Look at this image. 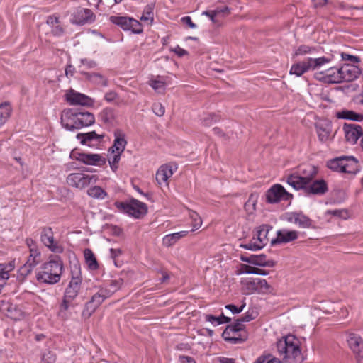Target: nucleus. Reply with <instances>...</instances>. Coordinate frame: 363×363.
<instances>
[{"instance_id": "1", "label": "nucleus", "mask_w": 363, "mask_h": 363, "mask_svg": "<svg viewBox=\"0 0 363 363\" xmlns=\"http://www.w3.org/2000/svg\"><path fill=\"white\" fill-rule=\"evenodd\" d=\"M277 348L279 354L283 356L285 363L290 362L291 360L302 363L306 359L301 352L300 341L294 335L289 334L279 339L277 342Z\"/></svg>"}, {"instance_id": "2", "label": "nucleus", "mask_w": 363, "mask_h": 363, "mask_svg": "<svg viewBox=\"0 0 363 363\" xmlns=\"http://www.w3.org/2000/svg\"><path fill=\"white\" fill-rule=\"evenodd\" d=\"M61 123L66 130L74 131L93 125L95 123V116L89 111H79L69 108L63 111Z\"/></svg>"}, {"instance_id": "3", "label": "nucleus", "mask_w": 363, "mask_h": 363, "mask_svg": "<svg viewBox=\"0 0 363 363\" xmlns=\"http://www.w3.org/2000/svg\"><path fill=\"white\" fill-rule=\"evenodd\" d=\"M63 270V262L59 255H50L48 261L43 263L41 270L36 273L38 282L55 284L60 281Z\"/></svg>"}, {"instance_id": "4", "label": "nucleus", "mask_w": 363, "mask_h": 363, "mask_svg": "<svg viewBox=\"0 0 363 363\" xmlns=\"http://www.w3.org/2000/svg\"><path fill=\"white\" fill-rule=\"evenodd\" d=\"M327 167L340 173L355 174L359 172L358 160L353 156H341L329 160Z\"/></svg>"}, {"instance_id": "5", "label": "nucleus", "mask_w": 363, "mask_h": 363, "mask_svg": "<svg viewBox=\"0 0 363 363\" xmlns=\"http://www.w3.org/2000/svg\"><path fill=\"white\" fill-rule=\"evenodd\" d=\"M76 269L78 270L76 272L77 275L72 274V279L65 289L62 301L60 306L59 315L64 316L65 315V311L69 309L72 301L77 296L80 289L82 278L78 275L80 274L79 267ZM72 274H74L73 271H72Z\"/></svg>"}, {"instance_id": "6", "label": "nucleus", "mask_w": 363, "mask_h": 363, "mask_svg": "<svg viewBox=\"0 0 363 363\" xmlns=\"http://www.w3.org/2000/svg\"><path fill=\"white\" fill-rule=\"evenodd\" d=\"M308 171L309 174L306 176H301L296 173L288 175L286 178V183L295 190H303L306 193V184H309L318 172L316 167L310 164L308 166Z\"/></svg>"}, {"instance_id": "7", "label": "nucleus", "mask_w": 363, "mask_h": 363, "mask_svg": "<svg viewBox=\"0 0 363 363\" xmlns=\"http://www.w3.org/2000/svg\"><path fill=\"white\" fill-rule=\"evenodd\" d=\"M110 21L119 26L125 31H131L135 34L143 33L142 24L138 20L128 16H111L109 18Z\"/></svg>"}, {"instance_id": "8", "label": "nucleus", "mask_w": 363, "mask_h": 363, "mask_svg": "<svg viewBox=\"0 0 363 363\" xmlns=\"http://www.w3.org/2000/svg\"><path fill=\"white\" fill-rule=\"evenodd\" d=\"M98 180L96 175H88L83 173H71L67 177V183L75 188L82 189L90 184H94Z\"/></svg>"}, {"instance_id": "9", "label": "nucleus", "mask_w": 363, "mask_h": 363, "mask_svg": "<svg viewBox=\"0 0 363 363\" xmlns=\"http://www.w3.org/2000/svg\"><path fill=\"white\" fill-rule=\"evenodd\" d=\"M40 240L51 252L57 254L62 253L64 248L54 239V233L50 227H44L41 229Z\"/></svg>"}, {"instance_id": "10", "label": "nucleus", "mask_w": 363, "mask_h": 363, "mask_svg": "<svg viewBox=\"0 0 363 363\" xmlns=\"http://www.w3.org/2000/svg\"><path fill=\"white\" fill-rule=\"evenodd\" d=\"M340 77L339 68L333 66L314 74L315 79L328 84L340 83Z\"/></svg>"}, {"instance_id": "11", "label": "nucleus", "mask_w": 363, "mask_h": 363, "mask_svg": "<svg viewBox=\"0 0 363 363\" xmlns=\"http://www.w3.org/2000/svg\"><path fill=\"white\" fill-rule=\"evenodd\" d=\"M72 155L78 161L87 165H98L103 167L106 163L105 157L99 154L72 152Z\"/></svg>"}, {"instance_id": "12", "label": "nucleus", "mask_w": 363, "mask_h": 363, "mask_svg": "<svg viewBox=\"0 0 363 363\" xmlns=\"http://www.w3.org/2000/svg\"><path fill=\"white\" fill-rule=\"evenodd\" d=\"M96 16L89 9L78 8L73 14L71 22L73 24L83 26L95 21Z\"/></svg>"}, {"instance_id": "13", "label": "nucleus", "mask_w": 363, "mask_h": 363, "mask_svg": "<svg viewBox=\"0 0 363 363\" xmlns=\"http://www.w3.org/2000/svg\"><path fill=\"white\" fill-rule=\"evenodd\" d=\"M347 341L350 348L355 355L358 363H363V340L355 333H351L347 335Z\"/></svg>"}, {"instance_id": "14", "label": "nucleus", "mask_w": 363, "mask_h": 363, "mask_svg": "<svg viewBox=\"0 0 363 363\" xmlns=\"http://www.w3.org/2000/svg\"><path fill=\"white\" fill-rule=\"evenodd\" d=\"M65 96L67 101L71 105H81L87 107L94 105V101L92 99L73 89L69 90Z\"/></svg>"}, {"instance_id": "15", "label": "nucleus", "mask_w": 363, "mask_h": 363, "mask_svg": "<svg viewBox=\"0 0 363 363\" xmlns=\"http://www.w3.org/2000/svg\"><path fill=\"white\" fill-rule=\"evenodd\" d=\"M343 131L347 142L354 145L360 137H363L361 125L354 123H344Z\"/></svg>"}, {"instance_id": "16", "label": "nucleus", "mask_w": 363, "mask_h": 363, "mask_svg": "<svg viewBox=\"0 0 363 363\" xmlns=\"http://www.w3.org/2000/svg\"><path fill=\"white\" fill-rule=\"evenodd\" d=\"M340 83L352 82L357 79L361 74V69L354 65L345 64L339 68Z\"/></svg>"}, {"instance_id": "17", "label": "nucleus", "mask_w": 363, "mask_h": 363, "mask_svg": "<svg viewBox=\"0 0 363 363\" xmlns=\"http://www.w3.org/2000/svg\"><path fill=\"white\" fill-rule=\"evenodd\" d=\"M328 191V186L323 179L311 181L306 186V194L322 196Z\"/></svg>"}, {"instance_id": "18", "label": "nucleus", "mask_w": 363, "mask_h": 363, "mask_svg": "<svg viewBox=\"0 0 363 363\" xmlns=\"http://www.w3.org/2000/svg\"><path fill=\"white\" fill-rule=\"evenodd\" d=\"M113 135V143L112 146L109 147L108 152L123 153L128 143L127 140L125 138V134L122 130L118 128L114 130Z\"/></svg>"}, {"instance_id": "19", "label": "nucleus", "mask_w": 363, "mask_h": 363, "mask_svg": "<svg viewBox=\"0 0 363 363\" xmlns=\"http://www.w3.org/2000/svg\"><path fill=\"white\" fill-rule=\"evenodd\" d=\"M98 118L106 127L113 128L117 123L116 110L111 107L104 108L99 113Z\"/></svg>"}, {"instance_id": "20", "label": "nucleus", "mask_w": 363, "mask_h": 363, "mask_svg": "<svg viewBox=\"0 0 363 363\" xmlns=\"http://www.w3.org/2000/svg\"><path fill=\"white\" fill-rule=\"evenodd\" d=\"M298 238V232L296 230H279L277 233V238L271 240V245L287 243Z\"/></svg>"}, {"instance_id": "21", "label": "nucleus", "mask_w": 363, "mask_h": 363, "mask_svg": "<svg viewBox=\"0 0 363 363\" xmlns=\"http://www.w3.org/2000/svg\"><path fill=\"white\" fill-rule=\"evenodd\" d=\"M130 207L128 216L135 218H140L147 213V205L136 199L133 198L130 200Z\"/></svg>"}, {"instance_id": "22", "label": "nucleus", "mask_w": 363, "mask_h": 363, "mask_svg": "<svg viewBox=\"0 0 363 363\" xmlns=\"http://www.w3.org/2000/svg\"><path fill=\"white\" fill-rule=\"evenodd\" d=\"M315 129L318 139L321 143H325L330 140L332 131V123L329 121L315 123Z\"/></svg>"}, {"instance_id": "23", "label": "nucleus", "mask_w": 363, "mask_h": 363, "mask_svg": "<svg viewBox=\"0 0 363 363\" xmlns=\"http://www.w3.org/2000/svg\"><path fill=\"white\" fill-rule=\"evenodd\" d=\"M272 230V226L269 224H263L257 228L256 234L252 240H257V242L264 247L269 242L268 234Z\"/></svg>"}, {"instance_id": "24", "label": "nucleus", "mask_w": 363, "mask_h": 363, "mask_svg": "<svg viewBox=\"0 0 363 363\" xmlns=\"http://www.w3.org/2000/svg\"><path fill=\"white\" fill-rule=\"evenodd\" d=\"M307 61L311 70H318L324 65L329 64L332 61V57L330 56L318 57L316 54H314L311 57H308Z\"/></svg>"}, {"instance_id": "25", "label": "nucleus", "mask_w": 363, "mask_h": 363, "mask_svg": "<svg viewBox=\"0 0 363 363\" xmlns=\"http://www.w3.org/2000/svg\"><path fill=\"white\" fill-rule=\"evenodd\" d=\"M282 186V185L277 184L267 191L266 199L267 203H277L281 200Z\"/></svg>"}, {"instance_id": "26", "label": "nucleus", "mask_w": 363, "mask_h": 363, "mask_svg": "<svg viewBox=\"0 0 363 363\" xmlns=\"http://www.w3.org/2000/svg\"><path fill=\"white\" fill-rule=\"evenodd\" d=\"M173 174L172 167L169 164L162 165L156 173V181L158 184L162 185L165 183L168 186L167 180Z\"/></svg>"}, {"instance_id": "27", "label": "nucleus", "mask_w": 363, "mask_h": 363, "mask_svg": "<svg viewBox=\"0 0 363 363\" xmlns=\"http://www.w3.org/2000/svg\"><path fill=\"white\" fill-rule=\"evenodd\" d=\"M104 138V135L97 134L95 131H91L86 133H78L77 138L80 140L82 145H88L91 147V142L94 140H96L99 142Z\"/></svg>"}, {"instance_id": "28", "label": "nucleus", "mask_w": 363, "mask_h": 363, "mask_svg": "<svg viewBox=\"0 0 363 363\" xmlns=\"http://www.w3.org/2000/svg\"><path fill=\"white\" fill-rule=\"evenodd\" d=\"M335 116L339 119L350 120L360 122L363 121V114L357 113L352 110L342 109L336 112Z\"/></svg>"}, {"instance_id": "29", "label": "nucleus", "mask_w": 363, "mask_h": 363, "mask_svg": "<svg viewBox=\"0 0 363 363\" xmlns=\"http://www.w3.org/2000/svg\"><path fill=\"white\" fill-rule=\"evenodd\" d=\"M81 74H82L87 80L96 84H101L103 86H108V79L103 75L97 72H88L84 70H79Z\"/></svg>"}, {"instance_id": "30", "label": "nucleus", "mask_w": 363, "mask_h": 363, "mask_svg": "<svg viewBox=\"0 0 363 363\" xmlns=\"http://www.w3.org/2000/svg\"><path fill=\"white\" fill-rule=\"evenodd\" d=\"M232 332L230 330V327L226 326L225 329L222 333V337L227 342L238 344L247 340V335L245 332L243 334H240L238 336H231Z\"/></svg>"}, {"instance_id": "31", "label": "nucleus", "mask_w": 363, "mask_h": 363, "mask_svg": "<svg viewBox=\"0 0 363 363\" xmlns=\"http://www.w3.org/2000/svg\"><path fill=\"white\" fill-rule=\"evenodd\" d=\"M46 23L51 28V33L55 36H60L64 33V28L60 25L59 18L55 16H49L47 18Z\"/></svg>"}, {"instance_id": "32", "label": "nucleus", "mask_w": 363, "mask_h": 363, "mask_svg": "<svg viewBox=\"0 0 363 363\" xmlns=\"http://www.w3.org/2000/svg\"><path fill=\"white\" fill-rule=\"evenodd\" d=\"M252 264L259 267H273L276 265V262L272 259H267V256L264 254L252 255Z\"/></svg>"}, {"instance_id": "33", "label": "nucleus", "mask_w": 363, "mask_h": 363, "mask_svg": "<svg viewBox=\"0 0 363 363\" xmlns=\"http://www.w3.org/2000/svg\"><path fill=\"white\" fill-rule=\"evenodd\" d=\"M310 67L308 64L307 59L302 62L294 64L290 69L291 74H295L297 77L302 76L304 73L310 71Z\"/></svg>"}, {"instance_id": "34", "label": "nucleus", "mask_w": 363, "mask_h": 363, "mask_svg": "<svg viewBox=\"0 0 363 363\" xmlns=\"http://www.w3.org/2000/svg\"><path fill=\"white\" fill-rule=\"evenodd\" d=\"M188 233V231H181L172 234L167 235L163 238V245L167 247H171L174 245L181 238L185 237Z\"/></svg>"}, {"instance_id": "35", "label": "nucleus", "mask_w": 363, "mask_h": 363, "mask_svg": "<svg viewBox=\"0 0 363 363\" xmlns=\"http://www.w3.org/2000/svg\"><path fill=\"white\" fill-rule=\"evenodd\" d=\"M320 49V47H311L306 45H301L294 50L293 57H296L300 55H306L308 54L313 55L314 54H317L318 50Z\"/></svg>"}, {"instance_id": "36", "label": "nucleus", "mask_w": 363, "mask_h": 363, "mask_svg": "<svg viewBox=\"0 0 363 363\" xmlns=\"http://www.w3.org/2000/svg\"><path fill=\"white\" fill-rule=\"evenodd\" d=\"M84 255L86 264L89 269L96 270L99 268L97 259L91 250L89 248L85 249L84 251Z\"/></svg>"}, {"instance_id": "37", "label": "nucleus", "mask_w": 363, "mask_h": 363, "mask_svg": "<svg viewBox=\"0 0 363 363\" xmlns=\"http://www.w3.org/2000/svg\"><path fill=\"white\" fill-rule=\"evenodd\" d=\"M11 106L8 102L0 104V127L10 118L11 113Z\"/></svg>"}, {"instance_id": "38", "label": "nucleus", "mask_w": 363, "mask_h": 363, "mask_svg": "<svg viewBox=\"0 0 363 363\" xmlns=\"http://www.w3.org/2000/svg\"><path fill=\"white\" fill-rule=\"evenodd\" d=\"M294 223L298 224L301 228H306L311 226V220L301 212H297V215H295Z\"/></svg>"}, {"instance_id": "39", "label": "nucleus", "mask_w": 363, "mask_h": 363, "mask_svg": "<svg viewBox=\"0 0 363 363\" xmlns=\"http://www.w3.org/2000/svg\"><path fill=\"white\" fill-rule=\"evenodd\" d=\"M87 194L92 198L100 199H103L107 196V193L99 186H94L89 189Z\"/></svg>"}, {"instance_id": "40", "label": "nucleus", "mask_w": 363, "mask_h": 363, "mask_svg": "<svg viewBox=\"0 0 363 363\" xmlns=\"http://www.w3.org/2000/svg\"><path fill=\"white\" fill-rule=\"evenodd\" d=\"M40 252L38 249H31V252H30V255L26 263L34 268L38 264L40 263Z\"/></svg>"}, {"instance_id": "41", "label": "nucleus", "mask_w": 363, "mask_h": 363, "mask_svg": "<svg viewBox=\"0 0 363 363\" xmlns=\"http://www.w3.org/2000/svg\"><path fill=\"white\" fill-rule=\"evenodd\" d=\"M257 284H258L259 294H272L273 292V287L267 283L266 279L257 278Z\"/></svg>"}, {"instance_id": "42", "label": "nucleus", "mask_w": 363, "mask_h": 363, "mask_svg": "<svg viewBox=\"0 0 363 363\" xmlns=\"http://www.w3.org/2000/svg\"><path fill=\"white\" fill-rule=\"evenodd\" d=\"M219 120L220 118L216 114L208 113L201 119V123L203 126L209 127Z\"/></svg>"}, {"instance_id": "43", "label": "nucleus", "mask_w": 363, "mask_h": 363, "mask_svg": "<svg viewBox=\"0 0 363 363\" xmlns=\"http://www.w3.org/2000/svg\"><path fill=\"white\" fill-rule=\"evenodd\" d=\"M98 308L99 307L91 302V301H89L84 306V308L82 311V316L85 318H89Z\"/></svg>"}, {"instance_id": "44", "label": "nucleus", "mask_w": 363, "mask_h": 363, "mask_svg": "<svg viewBox=\"0 0 363 363\" xmlns=\"http://www.w3.org/2000/svg\"><path fill=\"white\" fill-rule=\"evenodd\" d=\"M153 5H147L145 7L140 20L143 21H150L152 23L153 21Z\"/></svg>"}, {"instance_id": "45", "label": "nucleus", "mask_w": 363, "mask_h": 363, "mask_svg": "<svg viewBox=\"0 0 363 363\" xmlns=\"http://www.w3.org/2000/svg\"><path fill=\"white\" fill-rule=\"evenodd\" d=\"M124 281L123 279L119 278L118 279L111 280L108 285H106L109 288L110 291H112V295L119 290L123 286Z\"/></svg>"}, {"instance_id": "46", "label": "nucleus", "mask_w": 363, "mask_h": 363, "mask_svg": "<svg viewBox=\"0 0 363 363\" xmlns=\"http://www.w3.org/2000/svg\"><path fill=\"white\" fill-rule=\"evenodd\" d=\"M113 154V157L111 158L108 159V162H109L111 169L113 172H116L118 168V163L120 162L121 156L122 153L115 152Z\"/></svg>"}, {"instance_id": "47", "label": "nucleus", "mask_w": 363, "mask_h": 363, "mask_svg": "<svg viewBox=\"0 0 363 363\" xmlns=\"http://www.w3.org/2000/svg\"><path fill=\"white\" fill-rule=\"evenodd\" d=\"M56 361V354L54 352L47 350L45 352L41 358L42 363H55Z\"/></svg>"}, {"instance_id": "48", "label": "nucleus", "mask_w": 363, "mask_h": 363, "mask_svg": "<svg viewBox=\"0 0 363 363\" xmlns=\"http://www.w3.org/2000/svg\"><path fill=\"white\" fill-rule=\"evenodd\" d=\"M256 202L257 196H255L253 194H251L247 202L245 203V210L250 213H252L256 209Z\"/></svg>"}, {"instance_id": "49", "label": "nucleus", "mask_w": 363, "mask_h": 363, "mask_svg": "<svg viewBox=\"0 0 363 363\" xmlns=\"http://www.w3.org/2000/svg\"><path fill=\"white\" fill-rule=\"evenodd\" d=\"M114 206L116 208L123 213H126L128 215V212L130 211V201H116L114 203Z\"/></svg>"}, {"instance_id": "50", "label": "nucleus", "mask_w": 363, "mask_h": 363, "mask_svg": "<svg viewBox=\"0 0 363 363\" xmlns=\"http://www.w3.org/2000/svg\"><path fill=\"white\" fill-rule=\"evenodd\" d=\"M227 11L229 12V9L228 7H225L223 10L218 11V10H212V11H205L203 12V15H205L211 20L212 22L216 23L217 22V20L216 19L218 14L220 13L221 12Z\"/></svg>"}, {"instance_id": "51", "label": "nucleus", "mask_w": 363, "mask_h": 363, "mask_svg": "<svg viewBox=\"0 0 363 363\" xmlns=\"http://www.w3.org/2000/svg\"><path fill=\"white\" fill-rule=\"evenodd\" d=\"M327 214L344 219L348 217V211L346 209L328 210Z\"/></svg>"}, {"instance_id": "52", "label": "nucleus", "mask_w": 363, "mask_h": 363, "mask_svg": "<svg viewBox=\"0 0 363 363\" xmlns=\"http://www.w3.org/2000/svg\"><path fill=\"white\" fill-rule=\"evenodd\" d=\"M257 278V279H250L245 283L246 289L249 291V293L252 294L254 292H258V284Z\"/></svg>"}, {"instance_id": "53", "label": "nucleus", "mask_w": 363, "mask_h": 363, "mask_svg": "<svg viewBox=\"0 0 363 363\" xmlns=\"http://www.w3.org/2000/svg\"><path fill=\"white\" fill-rule=\"evenodd\" d=\"M96 294H99L104 301L112 296V291H110L109 288L106 286L100 287Z\"/></svg>"}, {"instance_id": "54", "label": "nucleus", "mask_w": 363, "mask_h": 363, "mask_svg": "<svg viewBox=\"0 0 363 363\" xmlns=\"http://www.w3.org/2000/svg\"><path fill=\"white\" fill-rule=\"evenodd\" d=\"M228 327H230V330L232 332V333H237L238 332L243 331L245 326L241 323L238 319L236 320V322L227 325Z\"/></svg>"}, {"instance_id": "55", "label": "nucleus", "mask_w": 363, "mask_h": 363, "mask_svg": "<svg viewBox=\"0 0 363 363\" xmlns=\"http://www.w3.org/2000/svg\"><path fill=\"white\" fill-rule=\"evenodd\" d=\"M276 361L277 358L269 354L259 357L254 363H275Z\"/></svg>"}, {"instance_id": "56", "label": "nucleus", "mask_w": 363, "mask_h": 363, "mask_svg": "<svg viewBox=\"0 0 363 363\" xmlns=\"http://www.w3.org/2000/svg\"><path fill=\"white\" fill-rule=\"evenodd\" d=\"M240 247L252 251H256L263 248L262 245H259L257 242H250L247 244H241Z\"/></svg>"}, {"instance_id": "57", "label": "nucleus", "mask_w": 363, "mask_h": 363, "mask_svg": "<svg viewBox=\"0 0 363 363\" xmlns=\"http://www.w3.org/2000/svg\"><path fill=\"white\" fill-rule=\"evenodd\" d=\"M340 55L342 60L350 61L352 64L358 63L360 62V58L357 56H354L345 52H341Z\"/></svg>"}, {"instance_id": "58", "label": "nucleus", "mask_w": 363, "mask_h": 363, "mask_svg": "<svg viewBox=\"0 0 363 363\" xmlns=\"http://www.w3.org/2000/svg\"><path fill=\"white\" fill-rule=\"evenodd\" d=\"M150 85L158 92H160L161 90H164L165 88V83L159 80H151Z\"/></svg>"}, {"instance_id": "59", "label": "nucleus", "mask_w": 363, "mask_h": 363, "mask_svg": "<svg viewBox=\"0 0 363 363\" xmlns=\"http://www.w3.org/2000/svg\"><path fill=\"white\" fill-rule=\"evenodd\" d=\"M190 217L191 218L194 223L193 227L195 229H198L201 225V219L200 216L195 211L190 212Z\"/></svg>"}, {"instance_id": "60", "label": "nucleus", "mask_w": 363, "mask_h": 363, "mask_svg": "<svg viewBox=\"0 0 363 363\" xmlns=\"http://www.w3.org/2000/svg\"><path fill=\"white\" fill-rule=\"evenodd\" d=\"M153 112L158 116H162L164 114L165 108L161 103H155L152 106Z\"/></svg>"}, {"instance_id": "61", "label": "nucleus", "mask_w": 363, "mask_h": 363, "mask_svg": "<svg viewBox=\"0 0 363 363\" xmlns=\"http://www.w3.org/2000/svg\"><path fill=\"white\" fill-rule=\"evenodd\" d=\"M33 269V267L26 262L24 265L19 269L18 272L21 276L26 277L31 273Z\"/></svg>"}, {"instance_id": "62", "label": "nucleus", "mask_w": 363, "mask_h": 363, "mask_svg": "<svg viewBox=\"0 0 363 363\" xmlns=\"http://www.w3.org/2000/svg\"><path fill=\"white\" fill-rule=\"evenodd\" d=\"M245 303L242 304L240 307H237L233 304H228L225 306V308L230 311L233 314H238L243 311Z\"/></svg>"}, {"instance_id": "63", "label": "nucleus", "mask_w": 363, "mask_h": 363, "mask_svg": "<svg viewBox=\"0 0 363 363\" xmlns=\"http://www.w3.org/2000/svg\"><path fill=\"white\" fill-rule=\"evenodd\" d=\"M81 63L82 65L85 66L86 69H93L96 67L97 63L94 60H88V59H82Z\"/></svg>"}, {"instance_id": "64", "label": "nucleus", "mask_w": 363, "mask_h": 363, "mask_svg": "<svg viewBox=\"0 0 363 363\" xmlns=\"http://www.w3.org/2000/svg\"><path fill=\"white\" fill-rule=\"evenodd\" d=\"M180 363H196L193 357L189 356H179Z\"/></svg>"}]
</instances>
